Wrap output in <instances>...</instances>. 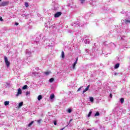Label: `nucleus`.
<instances>
[{"label":"nucleus","mask_w":130,"mask_h":130,"mask_svg":"<svg viewBox=\"0 0 130 130\" xmlns=\"http://www.w3.org/2000/svg\"><path fill=\"white\" fill-rule=\"evenodd\" d=\"M4 60L5 61V63L6 64V66L7 68H9L10 67V61L8 60V57L6 56H4Z\"/></svg>","instance_id":"nucleus-1"},{"label":"nucleus","mask_w":130,"mask_h":130,"mask_svg":"<svg viewBox=\"0 0 130 130\" xmlns=\"http://www.w3.org/2000/svg\"><path fill=\"white\" fill-rule=\"evenodd\" d=\"M9 5V2H3L1 4H0V7H6V6H8Z\"/></svg>","instance_id":"nucleus-2"},{"label":"nucleus","mask_w":130,"mask_h":130,"mask_svg":"<svg viewBox=\"0 0 130 130\" xmlns=\"http://www.w3.org/2000/svg\"><path fill=\"white\" fill-rule=\"evenodd\" d=\"M22 94V89L21 88H19L18 89L17 93L16 94V97H18L19 95Z\"/></svg>","instance_id":"nucleus-3"},{"label":"nucleus","mask_w":130,"mask_h":130,"mask_svg":"<svg viewBox=\"0 0 130 130\" xmlns=\"http://www.w3.org/2000/svg\"><path fill=\"white\" fill-rule=\"evenodd\" d=\"M61 15V12H57L56 14H55L54 17H55V18H58V17H60Z\"/></svg>","instance_id":"nucleus-4"},{"label":"nucleus","mask_w":130,"mask_h":130,"mask_svg":"<svg viewBox=\"0 0 130 130\" xmlns=\"http://www.w3.org/2000/svg\"><path fill=\"white\" fill-rule=\"evenodd\" d=\"M90 88V85H88L86 88L83 90L82 93L84 94V93H85V92H87V91H88V90H89V88Z\"/></svg>","instance_id":"nucleus-5"},{"label":"nucleus","mask_w":130,"mask_h":130,"mask_svg":"<svg viewBox=\"0 0 130 130\" xmlns=\"http://www.w3.org/2000/svg\"><path fill=\"white\" fill-rule=\"evenodd\" d=\"M26 56L27 57H30V56H31V52L30 51L26 52Z\"/></svg>","instance_id":"nucleus-6"},{"label":"nucleus","mask_w":130,"mask_h":130,"mask_svg":"<svg viewBox=\"0 0 130 130\" xmlns=\"http://www.w3.org/2000/svg\"><path fill=\"white\" fill-rule=\"evenodd\" d=\"M96 2H95V1H92V0H91L90 1V6H95V4Z\"/></svg>","instance_id":"nucleus-7"},{"label":"nucleus","mask_w":130,"mask_h":130,"mask_svg":"<svg viewBox=\"0 0 130 130\" xmlns=\"http://www.w3.org/2000/svg\"><path fill=\"white\" fill-rule=\"evenodd\" d=\"M77 61H75V62L74 63L73 65V70H75L76 69V66L77 65Z\"/></svg>","instance_id":"nucleus-8"},{"label":"nucleus","mask_w":130,"mask_h":130,"mask_svg":"<svg viewBox=\"0 0 130 130\" xmlns=\"http://www.w3.org/2000/svg\"><path fill=\"white\" fill-rule=\"evenodd\" d=\"M9 104H10V101H6L4 102V105H5V106L9 105Z\"/></svg>","instance_id":"nucleus-9"},{"label":"nucleus","mask_w":130,"mask_h":130,"mask_svg":"<svg viewBox=\"0 0 130 130\" xmlns=\"http://www.w3.org/2000/svg\"><path fill=\"white\" fill-rule=\"evenodd\" d=\"M34 123V121H32L31 122H30L28 125L27 126H28V127H30V126H31V125H32V124H33Z\"/></svg>","instance_id":"nucleus-10"},{"label":"nucleus","mask_w":130,"mask_h":130,"mask_svg":"<svg viewBox=\"0 0 130 130\" xmlns=\"http://www.w3.org/2000/svg\"><path fill=\"white\" fill-rule=\"evenodd\" d=\"M54 98V94H51L50 96V100H52V99H53Z\"/></svg>","instance_id":"nucleus-11"},{"label":"nucleus","mask_w":130,"mask_h":130,"mask_svg":"<svg viewBox=\"0 0 130 130\" xmlns=\"http://www.w3.org/2000/svg\"><path fill=\"white\" fill-rule=\"evenodd\" d=\"M84 43L85 44H89V43H90V41L89 40H85Z\"/></svg>","instance_id":"nucleus-12"},{"label":"nucleus","mask_w":130,"mask_h":130,"mask_svg":"<svg viewBox=\"0 0 130 130\" xmlns=\"http://www.w3.org/2000/svg\"><path fill=\"white\" fill-rule=\"evenodd\" d=\"M41 99H42V95H39L38 97V100L40 101Z\"/></svg>","instance_id":"nucleus-13"},{"label":"nucleus","mask_w":130,"mask_h":130,"mask_svg":"<svg viewBox=\"0 0 130 130\" xmlns=\"http://www.w3.org/2000/svg\"><path fill=\"white\" fill-rule=\"evenodd\" d=\"M115 69H118L119 68V63H117L115 65Z\"/></svg>","instance_id":"nucleus-14"},{"label":"nucleus","mask_w":130,"mask_h":130,"mask_svg":"<svg viewBox=\"0 0 130 130\" xmlns=\"http://www.w3.org/2000/svg\"><path fill=\"white\" fill-rule=\"evenodd\" d=\"M61 56L62 58H64V52L62 51Z\"/></svg>","instance_id":"nucleus-15"},{"label":"nucleus","mask_w":130,"mask_h":130,"mask_svg":"<svg viewBox=\"0 0 130 130\" xmlns=\"http://www.w3.org/2000/svg\"><path fill=\"white\" fill-rule=\"evenodd\" d=\"M51 72H45L44 74H45L46 76H48V75H49V74H51Z\"/></svg>","instance_id":"nucleus-16"},{"label":"nucleus","mask_w":130,"mask_h":130,"mask_svg":"<svg viewBox=\"0 0 130 130\" xmlns=\"http://www.w3.org/2000/svg\"><path fill=\"white\" fill-rule=\"evenodd\" d=\"M89 99H90V101L91 102H93V101H94V98L93 97H92V96L90 97Z\"/></svg>","instance_id":"nucleus-17"},{"label":"nucleus","mask_w":130,"mask_h":130,"mask_svg":"<svg viewBox=\"0 0 130 130\" xmlns=\"http://www.w3.org/2000/svg\"><path fill=\"white\" fill-rule=\"evenodd\" d=\"M53 81H54V78H50V79H49V82H50V83H52V82H53Z\"/></svg>","instance_id":"nucleus-18"},{"label":"nucleus","mask_w":130,"mask_h":130,"mask_svg":"<svg viewBox=\"0 0 130 130\" xmlns=\"http://www.w3.org/2000/svg\"><path fill=\"white\" fill-rule=\"evenodd\" d=\"M27 87L28 86H27V85H24V86L22 87L23 90H25V89H26Z\"/></svg>","instance_id":"nucleus-19"},{"label":"nucleus","mask_w":130,"mask_h":130,"mask_svg":"<svg viewBox=\"0 0 130 130\" xmlns=\"http://www.w3.org/2000/svg\"><path fill=\"white\" fill-rule=\"evenodd\" d=\"M120 102H121V104H122V103H123V102H124V99H123V98H121L120 99Z\"/></svg>","instance_id":"nucleus-20"},{"label":"nucleus","mask_w":130,"mask_h":130,"mask_svg":"<svg viewBox=\"0 0 130 130\" xmlns=\"http://www.w3.org/2000/svg\"><path fill=\"white\" fill-rule=\"evenodd\" d=\"M100 115V114L99 113V112H97L94 115V116H99Z\"/></svg>","instance_id":"nucleus-21"},{"label":"nucleus","mask_w":130,"mask_h":130,"mask_svg":"<svg viewBox=\"0 0 130 130\" xmlns=\"http://www.w3.org/2000/svg\"><path fill=\"white\" fill-rule=\"evenodd\" d=\"M21 106H23V102H20L19 104V107H21Z\"/></svg>","instance_id":"nucleus-22"},{"label":"nucleus","mask_w":130,"mask_h":130,"mask_svg":"<svg viewBox=\"0 0 130 130\" xmlns=\"http://www.w3.org/2000/svg\"><path fill=\"white\" fill-rule=\"evenodd\" d=\"M92 114V111H90L88 113V117H90L91 116V115Z\"/></svg>","instance_id":"nucleus-23"},{"label":"nucleus","mask_w":130,"mask_h":130,"mask_svg":"<svg viewBox=\"0 0 130 130\" xmlns=\"http://www.w3.org/2000/svg\"><path fill=\"white\" fill-rule=\"evenodd\" d=\"M42 121V119H41L37 120V121L38 123H40V122H41Z\"/></svg>","instance_id":"nucleus-24"},{"label":"nucleus","mask_w":130,"mask_h":130,"mask_svg":"<svg viewBox=\"0 0 130 130\" xmlns=\"http://www.w3.org/2000/svg\"><path fill=\"white\" fill-rule=\"evenodd\" d=\"M125 23L126 24H127V23H130V20H125Z\"/></svg>","instance_id":"nucleus-25"},{"label":"nucleus","mask_w":130,"mask_h":130,"mask_svg":"<svg viewBox=\"0 0 130 130\" xmlns=\"http://www.w3.org/2000/svg\"><path fill=\"white\" fill-rule=\"evenodd\" d=\"M25 7H29V4H28V3H25Z\"/></svg>","instance_id":"nucleus-26"},{"label":"nucleus","mask_w":130,"mask_h":130,"mask_svg":"<svg viewBox=\"0 0 130 130\" xmlns=\"http://www.w3.org/2000/svg\"><path fill=\"white\" fill-rule=\"evenodd\" d=\"M68 112L69 113H71V112H72V110H71V109H69L68 110Z\"/></svg>","instance_id":"nucleus-27"},{"label":"nucleus","mask_w":130,"mask_h":130,"mask_svg":"<svg viewBox=\"0 0 130 130\" xmlns=\"http://www.w3.org/2000/svg\"><path fill=\"white\" fill-rule=\"evenodd\" d=\"M30 94V92L29 91H27L26 92V96H28V95H29Z\"/></svg>","instance_id":"nucleus-28"},{"label":"nucleus","mask_w":130,"mask_h":130,"mask_svg":"<svg viewBox=\"0 0 130 130\" xmlns=\"http://www.w3.org/2000/svg\"><path fill=\"white\" fill-rule=\"evenodd\" d=\"M0 21H1V22H3V21H4V19H3V17H2L1 16H0Z\"/></svg>","instance_id":"nucleus-29"},{"label":"nucleus","mask_w":130,"mask_h":130,"mask_svg":"<svg viewBox=\"0 0 130 130\" xmlns=\"http://www.w3.org/2000/svg\"><path fill=\"white\" fill-rule=\"evenodd\" d=\"M82 88H83V86H81V87H80L78 89V91H81V89H82Z\"/></svg>","instance_id":"nucleus-30"},{"label":"nucleus","mask_w":130,"mask_h":130,"mask_svg":"<svg viewBox=\"0 0 130 130\" xmlns=\"http://www.w3.org/2000/svg\"><path fill=\"white\" fill-rule=\"evenodd\" d=\"M81 2V4H83V3H84V2H85V0H80Z\"/></svg>","instance_id":"nucleus-31"},{"label":"nucleus","mask_w":130,"mask_h":130,"mask_svg":"<svg viewBox=\"0 0 130 130\" xmlns=\"http://www.w3.org/2000/svg\"><path fill=\"white\" fill-rule=\"evenodd\" d=\"M15 25L16 26H18V25H19V23L18 22L15 23Z\"/></svg>","instance_id":"nucleus-32"},{"label":"nucleus","mask_w":130,"mask_h":130,"mask_svg":"<svg viewBox=\"0 0 130 130\" xmlns=\"http://www.w3.org/2000/svg\"><path fill=\"white\" fill-rule=\"evenodd\" d=\"M54 125H56V121H55L54 122Z\"/></svg>","instance_id":"nucleus-33"},{"label":"nucleus","mask_w":130,"mask_h":130,"mask_svg":"<svg viewBox=\"0 0 130 130\" xmlns=\"http://www.w3.org/2000/svg\"><path fill=\"white\" fill-rule=\"evenodd\" d=\"M110 98H112V94H110Z\"/></svg>","instance_id":"nucleus-34"},{"label":"nucleus","mask_w":130,"mask_h":130,"mask_svg":"<svg viewBox=\"0 0 130 130\" xmlns=\"http://www.w3.org/2000/svg\"><path fill=\"white\" fill-rule=\"evenodd\" d=\"M78 58H77L76 60V61H77V63H78Z\"/></svg>","instance_id":"nucleus-35"},{"label":"nucleus","mask_w":130,"mask_h":130,"mask_svg":"<svg viewBox=\"0 0 130 130\" xmlns=\"http://www.w3.org/2000/svg\"><path fill=\"white\" fill-rule=\"evenodd\" d=\"M71 121H73V119H70V122H71Z\"/></svg>","instance_id":"nucleus-36"},{"label":"nucleus","mask_w":130,"mask_h":130,"mask_svg":"<svg viewBox=\"0 0 130 130\" xmlns=\"http://www.w3.org/2000/svg\"><path fill=\"white\" fill-rule=\"evenodd\" d=\"M87 130H91V129H88Z\"/></svg>","instance_id":"nucleus-37"},{"label":"nucleus","mask_w":130,"mask_h":130,"mask_svg":"<svg viewBox=\"0 0 130 130\" xmlns=\"http://www.w3.org/2000/svg\"><path fill=\"white\" fill-rule=\"evenodd\" d=\"M0 2H2V0H0Z\"/></svg>","instance_id":"nucleus-38"},{"label":"nucleus","mask_w":130,"mask_h":130,"mask_svg":"<svg viewBox=\"0 0 130 130\" xmlns=\"http://www.w3.org/2000/svg\"><path fill=\"white\" fill-rule=\"evenodd\" d=\"M88 51L87 50H86V52H87Z\"/></svg>","instance_id":"nucleus-39"}]
</instances>
